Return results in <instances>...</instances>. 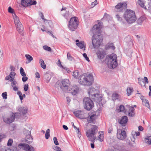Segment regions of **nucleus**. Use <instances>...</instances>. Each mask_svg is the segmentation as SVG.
<instances>
[{"instance_id": "obj_63", "label": "nucleus", "mask_w": 151, "mask_h": 151, "mask_svg": "<svg viewBox=\"0 0 151 151\" xmlns=\"http://www.w3.org/2000/svg\"><path fill=\"white\" fill-rule=\"evenodd\" d=\"M5 137V136L4 134H0V142L1 141V140L3 138Z\"/></svg>"}, {"instance_id": "obj_44", "label": "nucleus", "mask_w": 151, "mask_h": 151, "mask_svg": "<svg viewBox=\"0 0 151 151\" xmlns=\"http://www.w3.org/2000/svg\"><path fill=\"white\" fill-rule=\"evenodd\" d=\"M43 48L45 50L48 51H51V49L50 47L47 45H45L43 46Z\"/></svg>"}, {"instance_id": "obj_4", "label": "nucleus", "mask_w": 151, "mask_h": 151, "mask_svg": "<svg viewBox=\"0 0 151 151\" xmlns=\"http://www.w3.org/2000/svg\"><path fill=\"white\" fill-rule=\"evenodd\" d=\"M123 17L129 24L134 22L137 19L135 12L130 9H127L124 12Z\"/></svg>"}, {"instance_id": "obj_26", "label": "nucleus", "mask_w": 151, "mask_h": 151, "mask_svg": "<svg viewBox=\"0 0 151 151\" xmlns=\"http://www.w3.org/2000/svg\"><path fill=\"white\" fill-rule=\"evenodd\" d=\"M76 45L80 48L82 49L84 48V50H85L86 45L85 44L84 42L81 41L78 43H76Z\"/></svg>"}, {"instance_id": "obj_5", "label": "nucleus", "mask_w": 151, "mask_h": 151, "mask_svg": "<svg viewBox=\"0 0 151 151\" xmlns=\"http://www.w3.org/2000/svg\"><path fill=\"white\" fill-rule=\"evenodd\" d=\"M79 82L83 85L91 86L93 82V76L90 74L81 75L79 77Z\"/></svg>"}, {"instance_id": "obj_47", "label": "nucleus", "mask_w": 151, "mask_h": 151, "mask_svg": "<svg viewBox=\"0 0 151 151\" xmlns=\"http://www.w3.org/2000/svg\"><path fill=\"white\" fill-rule=\"evenodd\" d=\"M17 94L19 96L20 100L22 101L23 99V97L22 96V94L21 92L20 91H18L17 92Z\"/></svg>"}, {"instance_id": "obj_2", "label": "nucleus", "mask_w": 151, "mask_h": 151, "mask_svg": "<svg viewBox=\"0 0 151 151\" xmlns=\"http://www.w3.org/2000/svg\"><path fill=\"white\" fill-rule=\"evenodd\" d=\"M98 127L95 125H91L90 128L86 132V135L89 141L94 142L96 139V134L98 132Z\"/></svg>"}, {"instance_id": "obj_51", "label": "nucleus", "mask_w": 151, "mask_h": 151, "mask_svg": "<svg viewBox=\"0 0 151 151\" xmlns=\"http://www.w3.org/2000/svg\"><path fill=\"white\" fill-rule=\"evenodd\" d=\"M22 76H23L22 78V81H23L24 82L26 81L28 79L27 77L26 76V74H25V75H24Z\"/></svg>"}, {"instance_id": "obj_21", "label": "nucleus", "mask_w": 151, "mask_h": 151, "mask_svg": "<svg viewBox=\"0 0 151 151\" xmlns=\"http://www.w3.org/2000/svg\"><path fill=\"white\" fill-rule=\"evenodd\" d=\"M17 29L20 33H21L23 30L24 28L21 23L16 25Z\"/></svg>"}, {"instance_id": "obj_42", "label": "nucleus", "mask_w": 151, "mask_h": 151, "mask_svg": "<svg viewBox=\"0 0 151 151\" xmlns=\"http://www.w3.org/2000/svg\"><path fill=\"white\" fill-rule=\"evenodd\" d=\"M98 140L101 142L103 141V139L104 137V135L103 133L100 134L99 136H98Z\"/></svg>"}, {"instance_id": "obj_32", "label": "nucleus", "mask_w": 151, "mask_h": 151, "mask_svg": "<svg viewBox=\"0 0 151 151\" xmlns=\"http://www.w3.org/2000/svg\"><path fill=\"white\" fill-rule=\"evenodd\" d=\"M25 56L26 58L27 59L28 61V63H30L32 60H33V58L30 55L28 54H26L25 55Z\"/></svg>"}, {"instance_id": "obj_59", "label": "nucleus", "mask_w": 151, "mask_h": 151, "mask_svg": "<svg viewBox=\"0 0 151 151\" xmlns=\"http://www.w3.org/2000/svg\"><path fill=\"white\" fill-rule=\"evenodd\" d=\"M80 130L79 129H78V130L76 131L77 132V136L78 137L80 138V137L81 136V134L80 132Z\"/></svg>"}, {"instance_id": "obj_28", "label": "nucleus", "mask_w": 151, "mask_h": 151, "mask_svg": "<svg viewBox=\"0 0 151 151\" xmlns=\"http://www.w3.org/2000/svg\"><path fill=\"white\" fill-rule=\"evenodd\" d=\"M142 103L143 105L145 106L149 109H150L149 103L147 100L145 99L143 100V101H142Z\"/></svg>"}, {"instance_id": "obj_36", "label": "nucleus", "mask_w": 151, "mask_h": 151, "mask_svg": "<svg viewBox=\"0 0 151 151\" xmlns=\"http://www.w3.org/2000/svg\"><path fill=\"white\" fill-rule=\"evenodd\" d=\"M78 76V71L77 70H76L73 72V76L74 78L76 79H77Z\"/></svg>"}, {"instance_id": "obj_22", "label": "nucleus", "mask_w": 151, "mask_h": 151, "mask_svg": "<svg viewBox=\"0 0 151 151\" xmlns=\"http://www.w3.org/2000/svg\"><path fill=\"white\" fill-rule=\"evenodd\" d=\"M18 110L20 112V113L22 114H25L27 112V107H21L19 108Z\"/></svg>"}, {"instance_id": "obj_60", "label": "nucleus", "mask_w": 151, "mask_h": 151, "mask_svg": "<svg viewBox=\"0 0 151 151\" xmlns=\"http://www.w3.org/2000/svg\"><path fill=\"white\" fill-rule=\"evenodd\" d=\"M57 64L58 66L62 68H63V66L61 64V63L60 60H58Z\"/></svg>"}, {"instance_id": "obj_50", "label": "nucleus", "mask_w": 151, "mask_h": 151, "mask_svg": "<svg viewBox=\"0 0 151 151\" xmlns=\"http://www.w3.org/2000/svg\"><path fill=\"white\" fill-rule=\"evenodd\" d=\"M144 81H142L144 83L145 85L146 83L147 84L148 83L149 81L147 78L146 77H144Z\"/></svg>"}, {"instance_id": "obj_43", "label": "nucleus", "mask_w": 151, "mask_h": 151, "mask_svg": "<svg viewBox=\"0 0 151 151\" xmlns=\"http://www.w3.org/2000/svg\"><path fill=\"white\" fill-rule=\"evenodd\" d=\"M118 110L119 111V112H124L125 110V109L123 105H120Z\"/></svg>"}, {"instance_id": "obj_11", "label": "nucleus", "mask_w": 151, "mask_h": 151, "mask_svg": "<svg viewBox=\"0 0 151 151\" xmlns=\"http://www.w3.org/2000/svg\"><path fill=\"white\" fill-rule=\"evenodd\" d=\"M18 147L21 149L26 151H34V148L32 146L26 143H20L18 145Z\"/></svg>"}, {"instance_id": "obj_49", "label": "nucleus", "mask_w": 151, "mask_h": 151, "mask_svg": "<svg viewBox=\"0 0 151 151\" xmlns=\"http://www.w3.org/2000/svg\"><path fill=\"white\" fill-rule=\"evenodd\" d=\"M2 96L4 99H6L7 98V94L6 92L3 93L2 94Z\"/></svg>"}, {"instance_id": "obj_53", "label": "nucleus", "mask_w": 151, "mask_h": 151, "mask_svg": "<svg viewBox=\"0 0 151 151\" xmlns=\"http://www.w3.org/2000/svg\"><path fill=\"white\" fill-rule=\"evenodd\" d=\"M83 57L85 58L86 60L88 62L90 61L89 58L87 56V55L86 53H84L83 54Z\"/></svg>"}, {"instance_id": "obj_46", "label": "nucleus", "mask_w": 151, "mask_h": 151, "mask_svg": "<svg viewBox=\"0 0 151 151\" xmlns=\"http://www.w3.org/2000/svg\"><path fill=\"white\" fill-rule=\"evenodd\" d=\"M53 140L55 144L56 145H59V143L58 141L57 138L56 137H54L53 138Z\"/></svg>"}, {"instance_id": "obj_15", "label": "nucleus", "mask_w": 151, "mask_h": 151, "mask_svg": "<svg viewBox=\"0 0 151 151\" xmlns=\"http://www.w3.org/2000/svg\"><path fill=\"white\" fill-rule=\"evenodd\" d=\"M21 3L24 6L36 4V1L34 0H22Z\"/></svg>"}, {"instance_id": "obj_9", "label": "nucleus", "mask_w": 151, "mask_h": 151, "mask_svg": "<svg viewBox=\"0 0 151 151\" xmlns=\"http://www.w3.org/2000/svg\"><path fill=\"white\" fill-rule=\"evenodd\" d=\"M83 104L84 108L88 110H91L94 106L93 101L88 97L84 98L83 99Z\"/></svg>"}, {"instance_id": "obj_39", "label": "nucleus", "mask_w": 151, "mask_h": 151, "mask_svg": "<svg viewBox=\"0 0 151 151\" xmlns=\"http://www.w3.org/2000/svg\"><path fill=\"white\" fill-rule=\"evenodd\" d=\"M144 18L143 17H141L139 18L137 21V22L139 24H141L142 22L144 20Z\"/></svg>"}, {"instance_id": "obj_62", "label": "nucleus", "mask_w": 151, "mask_h": 151, "mask_svg": "<svg viewBox=\"0 0 151 151\" xmlns=\"http://www.w3.org/2000/svg\"><path fill=\"white\" fill-rule=\"evenodd\" d=\"M47 33L49 34V35H51L54 38H55V39H57V38L55 37L54 35H53V34L52 33V32H50V31H47Z\"/></svg>"}, {"instance_id": "obj_30", "label": "nucleus", "mask_w": 151, "mask_h": 151, "mask_svg": "<svg viewBox=\"0 0 151 151\" xmlns=\"http://www.w3.org/2000/svg\"><path fill=\"white\" fill-rule=\"evenodd\" d=\"M145 141L146 143L149 144H151V136H147L145 139Z\"/></svg>"}, {"instance_id": "obj_17", "label": "nucleus", "mask_w": 151, "mask_h": 151, "mask_svg": "<svg viewBox=\"0 0 151 151\" xmlns=\"http://www.w3.org/2000/svg\"><path fill=\"white\" fill-rule=\"evenodd\" d=\"M75 116L81 119H84L86 117L84 116V113L83 111H77L73 112Z\"/></svg>"}, {"instance_id": "obj_61", "label": "nucleus", "mask_w": 151, "mask_h": 151, "mask_svg": "<svg viewBox=\"0 0 151 151\" xmlns=\"http://www.w3.org/2000/svg\"><path fill=\"white\" fill-rule=\"evenodd\" d=\"M143 80V79L142 78H138V81L139 83L141 86H142V84L141 82Z\"/></svg>"}, {"instance_id": "obj_38", "label": "nucleus", "mask_w": 151, "mask_h": 151, "mask_svg": "<svg viewBox=\"0 0 151 151\" xmlns=\"http://www.w3.org/2000/svg\"><path fill=\"white\" fill-rule=\"evenodd\" d=\"M112 97L113 100L115 101L118 99L119 95L116 93H114L112 94Z\"/></svg>"}, {"instance_id": "obj_16", "label": "nucleus", "mask_w": 151, "mask_h": 151, "mask_svg": "<svg viewBox=\"0 0 151 151\" xmlns=\"http://www.w3.org/2000/svg\"><path fill=\"white\" fill-rule=\"evenodd\" d=\"M89 117L87 119V122L89 123L95 124L96 123V119L97 116L96 114H93L92 115L89 114Z\"/></svg>"}, {"instance_id": "obj_7", "label": "nucleus", "mask_w": 151, "mask_h": 151, "mask_svg": "<svg viewBox=\"0 0 151 151\" xmlns=\"http://www.w3.org/2000/svg\"><path fill=\"white\" fill-rule=\"evenodd\" d=\"M138 4L141 7L149 11H151V0H138Z\"/></svg>"}, {"instance_id": "obj_52", "label": "nucleus", "mask_w": 151, "mask_h": 151, "mask_svg": "<svg viewBox=\"0 0 151 151\" xmlns=\"http://www.w3.org/2000/svg\"><path fill=\"white\" fill-rule=\"evenodd\" d=\"M8 11L9 13H13L14 11L13 9H12L11 6L9 7L8 9Z\"/></svg>"}, {"instance_id": "obj_64", "label": "nucleus", "mask_w": 151, "mask_h": 151, "mask_svg": "<svg viewBox=\"0 0 151 151\" xmlns=\"http://www.w3.org/2000/svg\"><path fill=\"white\" fill-rule=\"evenodd\" d=\"M35 75H36V78H40V75L39 73L38 72H36L35 73Z\"/></svg>"}, {"instance_id": "obj_57", "label": "nucleus", "mask_w": 151, "mask_h": 151, "mask_svg": "<svg viewBox=\"0 0 151 151\" xmlns=\"http://www.w3.org/2000/svg\"><path fill=\"white\" fill-rule=\"evenodd\" d=\"M24 89L25 91H27L28 89V85L27 84H25L24 86Z\"/></svg>"}, {"instance_id": "obj_19", "label": "nucleus", "mask_w": 151, "mask_h": 151, "mask_svg": "<svg viewBox=\"0 0 151 151\" xmlns=\"http://www.w3.org/2000/svg\"><path fill=\"white\" fill-rule=\"evenodd\" d=\"M56 84L59 86L60 88L64 90L66 86V81L65 79L63 80L61 82L58 81L56 83Z\"/></svg>"}, {"instance_id": "obj_56", "label": "nucleus", "mask_w": 151, "mask_h": 151, "mask_svg": "<svg viewBox=\"0 0 151 151\" xmlns=\"http://www.w3.org/2000/svg\"><path fill=\"white\" fill-rule=\"evenodd\" d=\"M53 149L54 150L57 151H60L61 150L60 148L59 147L57 146H55Z\"/></svg>"}, {"instance_id": "obj_40", "label": "nucleus", "mask_w": 151, "mask_h": 151, "mask_svg": "<svg viewBox=\"0 0 151 151\" xmlns=\"http://www.w3.org/2000/svg\"><path fill=\"white\" fill-rule=\"evenodd\" d=\"M50 132L49 129H48L46 131L45 134V137L46 139H47L50 137Z\"/></svg>"}, {"instance_id": "obj_1", "label": "nucleus", "mask_w": 151, "mask_h": 151, "mask_svg": "<svg viewBox=\"0 0 151 151\" xmlns=\"http://www.w3.org/2000/svg\"><path fill=\"white\" fill-rule=\"evenodd\" d=\"M102 27V23L100 22L94 25L91 29V32L93 34L92 37V43L94 48L99 47L103 40L102 35L100 32Z\"/></svg>"}, {"instance_id": "obj_3", "label": "nucleus", "mask_w": 151, "mask_h": 151, "mask_svg": "<svg viewBox=\"0 0 151 151\" xmlns=\"http://www.w3.org/2000/svg\"><path fill=\"white\" fill-rule=\"evenodd\" d=\"M117 56L114 53L107 56L105 60L108 67L111 69L114 68L117 66Z\"/></svg>"}, {"instance_id": "obj_29", "label": "nucleus", "mask_w": 151, "mask_h": 151, "mask_svg": "<svg viewBox=\"0 0 151 151\" xmlns=\"http://www.w3.org/2000/svg\"><path fill=\"white\" fill-rule=\"evenodd\" d=\"M135 134L136 135V136H139L140 135V133L139 132H132V137L134 139V140H132V139H131L132 141L133 142H134V136Z\"/></svg>"}, {"instance_id": "obj_8", "label": "nucleus", "mask_w": 151, "mask_h": 151, "mask_svg": "<svg viewBox=\"0 0 151 151\" xmlns=\"http://www.w3.org/2000/svg\"><path fill=\"white\" fill-rule=\"evenodd\" d=\"M79 91V87L76 85H73L72 86L69 83L67 82V91L73 95H75L77 94Z\"/></svg>"}, {"instance_id": "obj_25", "label": "nucleus", "mask_w": 151, "mask_h": 151, "mask_svg": "<svg viewBox=\"0 0 151 151\" xmlns=\"http://www.w3.org/2000/svg\"><path fill=\"white\" fill-rule=\"evenodd\" d=\"M13 16L14 17V21L16 25L19 24V23H21L19 17L17 16L14 13Z\"/></svg>"}, {"instance_id": "obj_31", "label": "nucleus", "mask_w": 151, "mask_h": 151, "mask_svg": "<svg viewBox=\"0 0 151 151\" xmlns=\"http://www.w3.org/2000/svg\"><path fill=\"white\" fill-rule=\"evenodd\" d=\"M40 63L42 68L44 69H46V65L44 61L42 59H40Z\"/></svg>"}, {"instance_id": "obj_34", "label": "nucleus", "mask_w": 151, "mask_h": 151, "mask_svg": "<svg viewBox=\"0 0 151 151\" xmlns=\"http://www.w3.org/2000/svg\"><path fill=\"white\" fill-rule=\"evenodd\" d=\"M127 95L128 96H129L131 94V93L133 91V89L132 88H127Z\"/></svg>"}, {"instance_id": "obj_48", "label": "nucleus", "mask_w": 151, "mask_h": 151, "mask_svg": "<svg viewBox=\"0 0 151 151\" xmlns=\"http://www.w3.org/2000/svg\"><path fill=\"white\" fill-rule=\"evenodd\" d=\"M98 4L97 1V0H95L93 2L91 3V7H94L95 5H97Z\"/></svg>"}, {"instance_id": "obj_10", "label": "nucleus", "mask_w": 151, "mask_h": 151, "mask_svg": "<svg viewBox=\"0 0 151 151\" xmlns=\"http://www.w3.org/2000/svg\"><path fill=\"white\" fill-rule=\"evenodd\" d=\"M15 115L13 113H11L9 114L4 116L3 117L4 122L7 124H10L14 121Z\"/></svg>"}, {"instance_id": "obj_14", "label": "nucleus", "mask_w": 151, "mask_h": 151, "mask_svg": "<svg viewBox=\"0 0 151 151\" xmlns=\"http://www.w3.org/2000/svg\"><path fill=\"white\" fill-rule=\"evenodd\" d=\"M91 97L94 100V101L100 104L102 100V97L101 95L99 93H96L91 96Z\"/></svg>"}, {"instance_id": "obj_33", "label": "nucleus", "mask_w": 151, "mask_h": 151, "mask_svg": "<svg viewBox=\"0 0 151 151\" xmlns=\"http://www.w3.org/2000/svg\"><path fill=\"white\" fill-rule=\"evenodd\" d=\"M115 17L118 21L121 22L123 24L124 23V20H123L122 18L121 17H120L119 15L117 14L116 15Z\"/></svg>"}, {"instance_id": "obj_45", "label": "nucleus", "mask_w": 151, "mask_h": 151, "mask_svg": "<svg viewBox=\"0 0 151 151\" xmlns=\"http://www.w3.org/2000/svg\"><path fill=\"white\" fill-rule=\"evenodd\" d=\"M13 143V140L12 139H9L7 145L8 146H11Z\"/></svg>"}, {"instance_id": "obj_23", "label": "nucleus", "mask_w": 151, "mask_h": 151, "mask_svg": "<svg viewBox=\"0 0 151 151\" xmlns=\"http://www.w3.org/2000/svg\"><path fill=\"white\" fill-rule=\"evenodd\" d=\"M96 90V89L93 87H91L88 90V94L89 96L91 97V96L95 94V92Z\"/></svg>"}, {"instance_id": "obj_41", "label": "nucleus", "mask_w": 151, "mask_h": 151, "mask_svg": "<svg viewBox=\"0 0 151 151\" xmlns=\"http://www.w3.org/2000/svg\"><path fill=\"white\" fill-rule=\"evenodd\" d=\"M107 46L108 48L109 49L114 50L115 48V47L114 46L113 43L108 44Z\"/></svg>"}, {"instance_id": "obj_24", "label": "nucleus", "mask_w": 151, "mask_h": 151, "mask_svg": "<svg viewBox=\"0 0 151 151\" xmlns=\"http://www.w3.org/2000/svg\"><path fill=\"white\" fill-rule=\"evenodd\" d=\"M98 58L101 59L104 58L105 54L104 52L99 51L96 53Z\"/></svg>"}, {"instance_id": "obj_58", "label": "nucleus", "mask_w": 151, "mask_h": 151, "mask_svg": "<svg viewBox=\"0 0 151 151\" xmlns=\"http://www.w3.org/2000/svg\"><path fill=\"white\" fill-rule=\"evenodd\" d=\"M16 75V73L13 72H11L10 73L9 76L10 77H14V76Z\"/></svg>"}, {"instance_id": "obj_20", "label": "nucleus", "mask_w": 151, "mask_h": 151, "mask_svg": "<svg viewBox=\"0 0 151 151\" xmlns=\"http://www.w3.org/2000/svg\"><path fill=\"white\" fill-rule=\"evenodd\" d=\"M134 111V107H130L128 111V116L130 117L134 116L135 114Z\"/></svg>"}, {"instance_id": "obj_18", "label": "nucleus", "mask_w": 151, "mask_h": 151, "mask_svg": "<svg viewBox=\"0 0 151 151\" xmlns=\"http://www.w3.org/2000/svg\"><path fill=\"white\" fill-rule=\"evenodd\" d=\"M128 119L127 116H122L121 119L119 120V122L122 126H125L126 123L128 121Z\"/></svg>"}, {"instance_id": "obj_27", "label": "nucleus", "mask_w": 151, "mask_h": 151, "mask_svg": "<svg viewBox=\"0 0 151 151\" xmlns=\"http://www.w3.org/2000/svg\"><path fill=\"white\" fill-rule=\"evenodd\" d=\"M17 84V82L14 80L12 82L11 85L13 88V89L14 91H17L18 90V87L17 86L16 84Z\"/></svg>"}, {"instance_id": "obj_6", "label": "nucleus", "mask_w": 151, "mask_h": 151, "mask_svg": "<svg viewBox=\"0 0 151 151\" xmlns=\"http://www.w3.org/2000/svg\"><path fill=\"white\" fill-rule=\"evenodd\" d=\"M79 22L76 17L71 18L69 22L68 27L71 31H73L77 29L79 24Z\"/></svg>"}, {"instance_id": "obj_35", "label": "nucleus", "mask_w": 151, "mask_h": 151, "mask_svg": "<svg viewBox=\"0 0 151 151\" xmlns=\"http://www.w3.org/2000/svg\"><path fill=\"white\" fill-rule=\"evenodd\" d=\"M67 57L68 59L70 61L73 60L74 59V58L71 55L70 53L69 52L67 54Z\"/></svg>"}, {"instance_id": "obj_13", "label": "nucleus", "mask_w": 151, "mask_h": 151, "mask_svg": "<svg viewBox=\"0 0 151 151\" xmlns=\"http://www.w3.org/2000/svg\"><path fill=\"white\" fill-rule=\"evenodd\" d=\"M127 7V4L125 2L120 3L115 6V8L117 9V12H120L126 9Z\"/></svg>"}, {"instance_id": "obj_55", "label": "nucleus", "mask_w": 151, "mask_h": 151, "mask_svg": "<svg viewBox=\"0 0 151 151\" xmlns=\"http://www.w3.org/2000/svg\"><path fill=\"white\" fill-rule=\"evenodd\" d=\"M20 72L22 76L24 75H25V74H26L23 68H20Z\"/></svg>"}, {"instance_id": "obj_12", "label": "nucleus", "mask_w": 151, "mask_h": 151, "mask_svg": "<svg viewBox=\"0 0 151 151\" xmlns=\"http://www.w3.org/2000/svg\"><path fill=\"white\" fill-rule=\"evenodd\" d=\"M117 138L120 140H123L127 137L126 132L124 130L120 129L117 130Z\"/></svg>"}, {"instance_id": "obj_54", "label": "nucleus", "mask_w": 151, "mask_h": 151, "mask_svg": "<svg viewBox=\"0 0 151 151\" xmlns=\"http://www.w3.org/2000/svg\"><path fill=\"white\" fill-rule=\"evenodd\" d=\"M67 9H68V14H70L73 11V9L72 8H71L70 7H69L68 6V8H67Z\"/></svg>"}, {"instance_id": "obj_37", "label": "nucleus", "mask_w": 151, "mask_h": 151, "mask_svg": "<svg viewBox=\"0 0 151 151\" xmlns=\"http://www.w3.org/2000/svg\"><path fill=\"white\" fill-rule=\"evenodd\" d=\"M5 80L12 82L14 81V77H10L9 76H8L5 77Z\"/></svg>"}]
</instances>
